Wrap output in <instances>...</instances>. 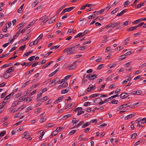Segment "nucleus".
I'll use <instances>...</instances> for the list:
<instances>
[{"instance_id": "f257e3e1", "label": "nucleus", "mask_w": 146, "mask_h": 146, "mask_svg": "<svg viewBox=\"0 0 146 146\" xmlns=\"http://www.w3.org/2000/svg\"><path fill=\"white\" fill-rule=\"evenodd\" d=\"M73 46L72 45L69 47L66 48L63 50V52L65 53L67 52V54H70L75 53L76 51Z\"/></svg>"}, {"instance_id": "f03ea898", "label": "nucleus", "mask_w": 146, "mask_h": 146, "mask_svg": "<svg viewBox=\"0 0 146 146\" xmlns=\"http://www.w3.org/2000/svg\"><path fill=\"white\" fill-rule=\"evenodd\" d=\"M107 100H105L104 101H102V99L99 98L95 99L94 100V102L95 103L94 104L97 105L99 104V105H101L104 103L107 102Z\"/></svg>"}, {"instance_id": "7ed1b4c3", "label": "nucleus", "mask_w": 146, "mask_h": 146, "mask_svg": "<svg viewBox=\"0 0 146 146\" xmlns=\"http://www.w3.org/2000/svg\"><path fill=\"white\" fill-rule=\"evenodd\" d=\"M28 131H26L24 133L23 135L24 136L23 137V138H25V139H27L28 140H31L32 139V138L30 137V136L29 135H28Z\"/></svg>"}, {"instance_id": "20e7f679", "label": "nucleus", "mask_w": 146, "mask_h": 146, "mask_svg": "<svg viewBox=\"0 0 146 146\" xmlns=\"http://www.w3.org/2000/svg\"><path fill=\"white\" fill-rule=\"evenodd\" d=\"M75 8V7H72L68 8H66L63 10L62 11L61 14H63L66 12H69L73 10Z\"/></svg>"}, {"instance_id": "39448f33", "label": "nucleus", "mask_w": 146, "mask_h": 146, "mask_svg": "<svg viewBox=\"0 0 146 146\" xmlns=\"http://www.w3.org/2000/svg\"><path fill=\"white\" fill-rule=\"evenodd\" d=\"M130 93L126 92H123L120 95V98L122 99H124L129 95Z\"/></svg>"}, {"instance_id": "423d86ee", "label": "nucleus", "mask_w": 146, "mask_h": 146, "mask_svg": "<svg viewBox=\"0 0 146 146\" xmlns=\"http://www.w3.org/2000/svg\"><path fill=\"white\" fill-rule=\"evenodd\" d=\"M142 92V91L141 90H137L132 92L131 93V94L133 95H139L141 94Z\"/></svg>"}, {"instance_id": "0eeeda50", "label": "nucleus", "mask_w": 146, "mask_h": 146, "mask_svg": "<svg viewBox=\"0 0 146 146\" xmlns=\"http://www.w3.org/2000/svg\"><path fill=\"white\" fill-rule=\"evenodd\" d=\"M14 93L13 92H12L9 94V95H7L6 97L4 98V100H8L11 97L13 96L14 95Z\"/></svg>"}, {"instance_id": "6e6552de", "label": "nucleus", "mask_w": 146, "mask_h": 146, "mask_svg": "<svg viewBox=\"0 0 146 146\" xmlns=\"http://www.w3.org/2000/svg\"><path fill=\"white\" fill-rule=\"evenodd\" d=\"M57 16L56 15H55L53 17H52L50 20L49 21L48 23L51 24L53 23L56 20Z\"/></svg>"}, {"instance_id": "1a4fd4ad", "label": "nucleus", "mask_w": 146, "mask_h": 146, "mask_svg": "<svg viewBox=\"0 0 146 146\" xmlns=\"http://www.w3.org/2000/svg\"><path fill=\"white\" fill-rule=\"evenodd\" d=\"M14 70L15 69L13 68V67H11L9 68L8 70H7L5 72V73H8L13 72Z\"/></svg>"}, {"instance_id": "9d476101", "label": "nucleus", "mask_w": 146, "mask_h": 146, "mask_svg": "<svg viewBox=\"0 0 146 146\" xmlns=\"http://www.w3.org/2000/svg\"><path fill=\"white\" fill-rule=\"evenodd\" d=\"M119 96V95H118V94H117L116 95H115L114 96H112L111 97L109 98H108L106 99V100H107V102H108L109 100H111V99H113L114 98H115L116 97H118Z\"/></svg>"}, {"instance_id": "9b49d317", "label": "nucleus", "mask_w": 146, "mask_h": 146, "mask_svg": "<svg viewBox=\"0 0 146 146\" xmlns=\"http://www.w3.org/2000/svg\"><path fill=\"white\" fill-rule=\"evenodd\" d=\"M135 116V115H134L133 114H130L128 115H127V116H126L124 119L125 120H127Z\"/></svg>"}, {"instance_id": "f8f14e48", "label": "nucleus", "mask_w": 146, "mask_h": 146, "mask_svg": "<svg viewBox=\"0 0 146 146\" xmlns=\"http://www.w3.org/2000/svg\"><path fill=\"white\" fill-rule=\"evenodd\" d=\"M120 24V23H111V27L114 28L117 26L119 25Z\"/></svg>"}, {"instance_id": "ddd939ff", "label": "nucleus", "mask_w": 146, "mask_h": 146, "mask_svg": "<svg viewBox=\"0 0 146 146\" xmlns=\"http://www.w3.org/2000/svg\"><path fill=\"white\" fill-rule=\"evenodd\" d=\"M32 63V62H30L27 63L26 62H24L22 64H21L22 66H27L29 65L30 66Z\"/></svg>"}, {"instance_id": "4468645a", "label": "nucleus", "mask_w": 146, "mask_h": 146, "mask_svg": "<svg viewBox=\"0 0 146 146\" xmlns=\"http://www.w3.org/2000/svg\"><path fill=\"white\" fill-rule=\"evenodd\" d=\"M52 62V61H50L49 62H47L45 64L44 66H43L42 67V69H44V68H45L48 67V66Z\"/></svg>"}, {"instance_id": "2eb2a0df", "label": "nucleus", "mask_w": 146, "mask_h": 146, "mask_svg": "<svg viewBox=\"0 0 146 146\" xmlns=\"http://www.w3.org/2000/svg\"><path fill=\"white\" fill-rule=\"evenodd\" d=\"M59 68H57L56 70L49 75V77H51L54 75L59 70Z\"/></svg>"}, {"instance_id": "dca6fc26", "label": "nucleus", "mask_w": 146, "mask_h": 146, "mask_svg": "<svg viewBox=\"0 0 146 146\" xmlns=\"http://www.w3.org/2000/svg\"><path fill=\"white\" fill-rule=\"evenodd\" d=\"M90 123V122H86L82 126V127L83 128H84L87 126H89Z\"/></svg>"}, {"instance_id": "f3484780", "label": "nucleus", "mask_w": 146, "mask_h": 146, "mask_svg": "<svg viewBox=\"0 0 146 146\" xmlns=\"http://www.w3.org/2000/svg\"><path fill=\"white\" fill-rule=\"evenodd\" d=\"M127 9H124L120 13H118L117 15V16L118 17V16H119L121 15L122 14H123L124 13L126 12L127 11Z\"/></svg>"}, {"instance_id": "a211bd4d", "label": "nucleus", "mask_w": 146, "mask_h": 146, "mask_svg": "<svg viewBox=\"0 0 146 146\" xmlns=\"http://www.w3.org/2000/svg\"><path fill=\"white\" fill-rule=\"evenodd\" d=\"M24 5V4H23L21 6V7L19 8L18 9V13H21L22 12V9L23 8Z\"/></svg>"}, {"instance_id": "6ab92c4d", "label": "nucleus", "mask_w": 146, "mask_h": 146, "mask_svg": "<svg viewBox=\"0 0 146 146\" xmlns=\"http://www.w3.org/2000/svg\"><path fill=\"white\" fill-rule=\"evenodd\" d=\"M137 27L136 26H135L134 27H130L127 30L128 31H133L135 29H137Z\"/></svg>"}, {"instance_id": "aec40b11", "label": "nucleus", "mask_w": 146, "mask_h": 146, "mask_svg": "<svg viewBox=\"0 0 146 146\" xmlns=\"http://www.w3.org/2000/svg\"><path fill=\"white\" fill-rule=\"evenodd\" d=\"M142 20L141 19H137L135 21H134L132 23L134 25H136L140 21H142Z\"/></svg>"}, {"instance_id": "412c9836", "label": "nucleus", "mask_w": 146, "mask_h": 146, "mask_svg": "<svg viewBox=\"0 0 146 146\" xmlns=\"http://www.w3.org/2000/svg\"><path fill=\"white\" fill-rule=\"evenodd\" d=\"M58 133V131H54L51 134L50 136H54L56 135Z\"/></svg>"}, {"instance_id": "4be33fe9", "label": "nucleus", "mask_w": 146, "mask_h": 146, "mask_svg": "<svg viewBox=\"0 0 146 146\" xmlns=\"http://www.w3.org/2000/svg\"><path fill=\"white\" fill-rule=\"evenodd\" d=\"M48 96H46L44 97H43V98L41 100V102L42 103L44 101H46L48 99Z\"/></svg>"}, {"instance_id": "5701e85b", "label": "nucleus", "mask_w": 146, "mask_h": 146, "mask_svg": "<svg viewBox=\"0 0 146 146\" xmlns=\"http://www.w3.org/2000/svg\"><path fill=\"white\" fill-rule=\"evenodd\" d=\"M54 125V123H50L46 124V127H53Z\"/></svg>"}, {"instance_id": "b1692460", "label": "nucleus", "mask_w": 146, "mask_h": 146, "mask_svg": "<svg viewBox=\"0 0 146 146\" xmlns=\"http://www.w3.org/2000/svg\"><path fill=\"white\" fill-rule=\"evenodd\" d=\"M63 98V96L59 97L58 98V99L54 103V104H56L57 103L59 102V101L62 99Z\"/></svg>"}, {"instance_id": "393cba45", "label": "nucleus", "mask_w": 146, "mask_h": 146, "mask_svg": "<svg viewBox=\"0 0 146 146\" xmlns=\"http://www.w3.org/2000/svg\"><path fill=\"white\" fill-rule=\"evenodd\" d=\"M69 70L74 69L76 68V66L75 65L72 64L69 66Z\"/></svg>"}, {"instance_id": "a878e982", "label": "nucleus", "mask_w": 146, "mask_h": 146, "mask_svg": "<svg viewBox=\"0 0 146 146\" xmlns=\"http://www.w3.org/2000/svg\"><path fill=\"white\" fill-rule=\"evenodd\" d=\"M42 93H40L39 94H38L37 96H38V97L36 99V101L38 102L41 98V96L42 95Z\"/></svg>"}, {"instance_id": "bb28decb", "label": "nucleus", "mask_w": 146, "mask_h": 146, "mask_svg": "<svg viewBox=\"0 0 146 146\" xmlns=\"http://www.w3.org/2000/svg\"><path fill=\"white\" fill-rule=\"evenodd\" d=\"M35 21H33L31 22L28 25L27 27V28L28 29L30 28L33 25V24L34 23Z\"/></svg>"}, {"instance_id": "cd10ccee", "label": "nucleus", "mask_w": 146, "mask_h": 146, "mask_svg": "<svg viewBox=\"0 0 146 146\" xmlns=\"http://www.w3.org/2000/svg\"><path fill=\"white\" fill-rule=\"evenodd\" d=\"M97 75L94 74L92 75L91 74V78L90 79V80H93L95 79L96 78H97Z\"/></svg>"}, {"instance_id": "c85d7f7f", "label": "nucleus", "mask_w": 146, "mask_h": 146, "mask_svg": "<svg viewBox=\"0 0 146 146\" xmlns=\"http://www.w3.org/2000/svg\"><path fill=\"white\" fill-rule=\"evenodd\" d=\"M125 54L121 55L120 56V57L119 58V60H121L124 59L125 58Z\"/></svg>"}, {"instance_id": "c756f323", "label": "nucleus", "mask_w": 146, "mask_h": 146, "mask_svg": "<svg viewBox=\"0 0 146 146\" xmlns=\"http://www.w3.org/2000/svg\"><path fill=\"white\" fill-rule=\"evenodd\" d=\"M137 134L136 133H134L131 135V139H134L137 136Z\"/></svg>"}, {"instance_id": "7c9ffc66", "label": "nucleus", "mask_w": 146, "mask_h": 146, "mask_svg": "<svg viewBox=\"0 0 146 146\" xmlns=\"http://www.w3.org/2000/svg\"><path fill=\"white\" fill-rule=\"evenodd\" d=\"M6 133V131H3L1 132L0 133V136L3 137L5 135Z\"/></svg>"}, {"instance_id": "2f4dec72", "label": "nucleus", "mask_w": 146, "mask_h": 146, "mask_svg": "<svg viewBox=\"0 0 146 146\" xmlns=\"http://www.w3.org/2000/svg\"><path fill=\"white\" fill-rule=\"evenodd\" d=\"M130 2L128 0L126 1L124 3L123 5L126 7L129 4Z\"/></svg>"}, {"instance_id": "473e14b6", "label": "nucleus", "mask_w": 146, "mask_h": 146, "mask_svg": "<svg viewBox=\"0 0 146 146\" xmlns=\"http://www.w3.org/2000/svg\"><path fill=\"white\" fill-rule=\"evenodd\" d=\"M66 6V5H65L60 8H59V9H58L57 11V13H58L62 9L64 8V7H65Z\"/></svg>"}, {"instance_id": "72a5a7b5", "label": "nucleus", "mask_w": 146, "mask_h": 146, "mask_svg": "<svg viewBox=\"0 0 146 146\" xmlns=\"http://www.w3.org/2000/svg\"><path fill=\"white\" fill-rule=\"evenodd\" d=\"M10 76V75H8L7 73H5L3 75V77L4 78L7 79L9 78Z\"/></svg>"}, {"instance_id": "f704fd0d", "label": "nucleus", "mask_w": 146, "mask_h": 146, "mask_svg": "<svg viewBox=\"0 0 146 146\" xmlns=\"http://www.w3.org/2000/svg\"><path fill=\"white\" fill-rule=\"evenodd\" d=\"M141 123H146V117H144L142 119H141Z\"/></svg>"}, {"instance_id": "c9c22d12", "label": "nucleus", "mask_w": 146, "mask_h": 146, "mask_svg": "<svg viewBox=\"0 0 146 146\" xmlns=\"http://www.w3.org/2000/svg\"><path fill=\"white\" fill-rule=\"evenodd\" d=\"M118 102V101L117 100H112L110 103V104H117V102Z\"/></svg>"}, {"instance_id": "e433bc0d", "label": "nucleus", "mask_w": 146, "mask_h": 146, "mask_svg": "<svg viewBox=\"0 0 146 146\" xmlns=\"http://www.w3.org/2000/svg\"><path fill=\"white\" fill-rule=\"evenodd\" d=\"M86 48V47L85 46H82L79 48V49L81 50H83Z\"/></svg>"}, {"instance_id": "4c0bfd02", "label": "nucleus", "mask_w": 146, "mask_h": 146, "mask_svg": "<svg viewBox=\"0 0 146 146\" xmlns=\"http://www.w3.org/2000/svg\"><path fill=\"white\" fill-rule=\"evenodd\" d=\"M82 110V107H78L76 108L74 110V111L75 112H77V111H80V110Z\"/></svg>"}, {"instance_id": "58836bf2", "label": "nucleus", "mask_w": 146, "mask_h": 146, "mask_svg": "<svg viewBox=\"0 0 146 146\" xmlns=\"http://www.w3.org/2000/svg\"><path fill=\"white\" fill-rule=\"evenodd\" d=\"M82 33H80L74 36V38H77L78 37H80L81 36H82Z\"/></svg>"}, {"instance_id": "ea45409f", "label": "nucleus", "mask_w": 146, "mask_h": 146, "mask_svg": "<svg viewBox=\"0 0 146 146\" xmlns=\"http://www.w3.org/2000/svg\"><path fill=\"white\" fill-rule=\"evenodd\" d=\"M68 91V90H67L66 89L63 90L61 91V94H65L67 93Z\"/></svg>"}, {"instance_id": "a19ab883", "label": "nucleus", "mask_w": 146, "mask_h": 146, "mask_svg": "<svg viewBox=\"0 0 146 146\" xmlns=\"http://www.w3.org/2000/svg\"><path fill=\"white\" fill-rule=\"evenodd\" d=\"M9 53H7L6 54H4L3 55L0 56V58H4L9 55Z\"/></svg>"}, {"instance_id": "79ce46f5", "label": "nucleus", "mask_w": 146, "mask_h": 146, "mask_svg": "<svg viewBox=\"0 0 146 146\" xmlns=\"http://www.w3.org/2000/svg\"><path fill=\"white\" fill-rule=\"evenodd\" d=\"M118 10V8H116L115 9L112 11L111 12V13L113 14L115 13Z\"/></svg>"}, {"instance_id": "37998d69", "label": "nucleus", "mask_w": 146, "mask_h": 146, "mask_svg": "<svg viewBox=\"0 0 146 146\" xmlns=\"http://www.w3.org/2000/svg\"><path fill=\"white\" fill-rule=\"evenodd\" d=\"M76 130H72L69 133V134L70 135H72L74 134V133L76 132Z\"/></svg>"}, {"instance_id": "c03bdc74", "label": "nucleus", "mask_w": 146, "mask_h": 146, "mask_svg": "<svg viewBox=\"0 0 146 146\" xmlns=\"http://www.w3.org/2000/svg\"><path fill=\"white\" fill-rule=\"evenodd\" d=\"M19 110V109L17 108H15L13 109L11 111V113H13L16 111H17V110Z\"/></svg>"}, {"instance_id": "a18cd8bd", "label": "nucleus", "mask_w": 146, "mask_h": 146, "mask_svg": "<svg viewBox=\"0 0 146 146\" xmlns=\"http://www.w3.org/2000/svg\"><path fill=\"white\" fill-rule=\"evenodd\" d=\"M63 128L62 127H57L56 130L57 131H58H58H61L62 130V129H63Z\"/></svg>"}, {"instance_id": "49530a36", "label": "nucleus", "mask_w": 146, "mask_h": 146, "mask_svg": "<svg viewBox=\"0 0 146 146\" xmlns=\"http://www.w3.org/2000/svg\"><path fill=\"white\" fill-rule=\"evenodd\" d=\"M106 10V9H102L99 11L98 13H96L97 15H98L102 13Z\"/></svg>"}, {"instance_id": "de8ad7c7", "label": "nucleus", "mask_w": 146, "mask_h": 146, "mask_svg": "<svg viewBox=\"0 0 146 146\" xmlns=\"http://www.w3.org/2000/svg\"><path fill=\"white\" fill-rule=\"evenodd\" d=\"M103 65H104V64H101L99 65L97 68V70H100L102 68H103Z\"/></svg>"}, {"instance_id": "09e8293b", "label": "nucleus", "mask_w": 146, "mask_h": 146, "mask_svg": "<svg viewBox=\"0 0 146 146\" xmlns=\"http://www.w3.org/2000/svg\"><path fill=\"white\" fill-rule=\"evenodd\" d=\"M68 83L67 82L64 83L62 85V87H66L68 86Z\"/></svg>"}, {"instance_id": "8fccbe9b", "label": "nucleus", "mask_w": 146, "mask_h": 146, "mask_svg": "<svg viewBox=\"0 0 146 146\" xmlns=\"http://www.w3.org/2000/svg\"><path fill=\"white\" fill-rule=\"evenodd\" d=\"M21 116V114L19 113H18L16 114L14 116V118H15L20 117Z\"/></svg>"}, {"instance_id": "3c124183", "label": "nucleus", "mask_w": 146, "mask_h": 146, "mask_svg": "<svg viewBox=\"0 0 146 146\" xmlns=\"http://www.w3.org/2000/svg\"><path fill=\"white\" fill-rule=\"evenodd\" d=\"M6 92H5L3 93L1 95V98H4L5 97V95H6Z\"/></svg>"}, {"instance_id": "603ef678", "label": "nucleus", "mask_w": 146, "mask_h": 146, "mask_svg": "<svg viewBox=\"0 0 146 146\" xmlns=\"http://www.w3.org/2000/svg\"><path fill=\"white\" fill-rule=\"evenodd\" d=\"M129 109H126L125 110L124 109V110H122V111H120V112H119V113L120 114H121L127 111Z\"/></svg>"}, {"instance_id": "864d4df0", "label": "nucleus", "mask_w": 146, "mask_h": 146, "mask_svg": "<svg viewBox=\"0 0 146 146\" xmlns=\"http://www.w3.org/2000/svg\"><path fill=\"white\" fill-rule=\"evenodd\" d=\"M39 85V83H38L36 84H35L34 85H33L32 86V88H35L36 87L38 86Z\"/></svg>"}, {"instance_id": "5fc2aeb1", "label": "nucleus", "mask_w": 146, "mask_h": 146, "mask_svg": "<svg viewBox=\"0 0 146 146\" xmlns=\"http://www.w3.org/2000/svg\"><path fill=\"white\" fill-rule=\"evenodd\" d=\"M35 58V56H32L31 57H30V58H29L28 60H29L30 61H32L34 59V58Z\"/></svg>"}, {"instance_id": "6e6d98bb", "label": "nucleus", "mask_w": 146, "mask_h": 146, "mask_svg": "<svg viewBox=\"0 0 146 146\" xmlns=\"http://www.w3.org/2000/svg\"><path fill=\"white\" fill-rule=\"evenodd\" d=\"M96 94H92L91 95H90L89 97V98H93L94 97H96Z\"/></svg>"}, {"instance_id": "4d7b16f0", "label": "nucleus", "mask_w": 146, "mask_h": 146, "mask_svg": "<svg viewBox=\"0 0 146 146\" xmlns=\"http://www.w3.org/2000/svg\"><path fill=\"white\" fill-rule=\"evenodd\" d=\"M71 116V115L70 114H68L67 115H66L65 116H64L63 118H64L65 119H66L67 118H68Z\"/></svg>"}, {"instance_id": "13d9d810", "label": "nucleus", "mask_w": 146, "mask_h": 146, "mask_svg": "<svg viewBox=\"0 0 146 146\" xmlns=\"http://www.w3.org/2000/svg\"><path fill=\"white\" fill-rule=\"evenodd\" d=\"M76 121H77V120H76V119L75 118H74L73 119L72 121V123H73L74 124H76Z\"/></svg>"}, {"instance_id": "bf43d9fd", "label": "nucleus", "mask_w": 146, "mask_h": 146, "mask_svg": "<svg viewBox=\"0 0 146 146\" xmlns=\"http://www.w3.org/2000/svg\"><path fill=\"white\" fill-rule=\"evenodd\" d=\"M123 108L122 105L119 106L117 108V111L120 110L122 109Z\"/></svg>"}, {"instance_id": "052dcab7", "label": "nucleus", "mask_w": 146, "mask_h": 146, "mask_svg": "<svg viewBox=\"0 0 146 146\" xmlns=\"http://www.w3.org/2000/svg\"><path fill=\"white\" fill-rule=\"evenodd\" d=\"M110 46L107 47L106 48V51L107 52H109V53H110Z\"/></svg>"}, {"instance_id": "680f3d73", "label": "nucleus", "mask_w": 146, "mask_h": 146, "mask_svg": "<svg viewBox=\"0 0 146 146\" xmlns=\"http://www.w3.org/2000/svg\"><path fill=\"white\" fill-rule=\"evenodd\" d=\"M17 105V104H16L15 101H14L12 104V106L14 108Z\"/></svg>"}, {"instance_id": "e2e57ef3", "label": "nucleus", "mask_w": 146, "mask_h": 146, "mask_svg": "<svg viewBox=\"0 0 146 146\" xmlns=\"http://www.w3.org/2000/svg\"><path fill=\"white\" fill-rule=\"evenodd\" d=\"M28 29L26 27L24 28V29H22L21 31V33H23L24 32Z\"/></svg>"}, {"instance_id": "0e129e2a", "label": "nucleus", "mask_w": 146, "mask_h": 146, "mask_svg": "<svg viewBox=\"0 0 146 146\" xmlns=\"http://www.w3.org/2000/svg\"><path fill=\"white\" fill-rule=\"evenodd\" d=\"M115 85L114 84L111 85L109 87V88L112 89L115 87Z\"/></svg>"}, {"instance_id": "69168bd1", "label": "nucleus", "mask_w": 146, "mask_h": 146, "mask_svg": "<svg viewBox=\"0 0 146 146\" xmlns=\"http://www.w3.org/2000/svg\"><path fill=\"white\" fill-rule=\"evenodd\" d=\"M127 24H128V22L127 21H126L123 22L122 24V26L124 27V26H125V25H127Z\"/></svg>"}, {"instance_id": "338daca9", "label": "nucleus", "mask_w": 146, "mask_h": 146, "mask_svg": "<svg viewBox=\"0 0 146 146\" xmlns=\"http://www.w3.org/2000/svg\"><path fill=\"white\" fill-rule=\"evenodd\" d=\"M39 62H37L34 63L32 65V67H34L37 65L38 63Z\"/></svg>"}, {"instance_id": "774afa93", "label": "nucleus", "mask_w": 146, "mask_h": 146, "mask_svg": "<svg viewBox=\"0 0 146 146\" xmlns=\"http://www.w3.org/2000/svg\"><path fill=\"white\" fill-rule=\"evenodd\" d=\"M121 90L120 88H117V90L115 91V94H117L121 91Z\"/></svg>"}]
</instances>
